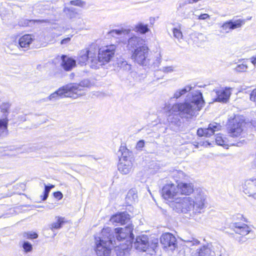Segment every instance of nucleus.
Segmentation results:
<instances>
[{"instance_id":"1","label":"nucleus","mask_w":256,"mask_h":256,"mask_svg":"<svg viewBox=\"0 0 256 256\" xmlns=\"http://www.w3.org/2000/svg\"><path fill=\"white\" fill-rule=\"evenodd\" d=\"M204 105L202 94L200 91L188 94L184 101L174 104L169 110L168 120L174 130H179L182 122L181 118H192L196 110H200Z\"/></svg>"},{"instance_id":"2","label":"nucleus","mask_w":256,"mask_h":256,"mask_svg":"<svg viewBox=\"0 0 256 256\" xmlns=\"http://www.w3.org/2000/svg\"><path fill=\"white\" fill-rule=\"evenodd\" d=\"M206 195L202 190H197L194 193V200L190 197L178 198L170 202V206L178 213L188 214L194 217L200 214L204 208Z\"/></svg>"},{"instance_id":"3","label":"nucleus","mask_w":256,"mask_h":256,"mask_svg":"<svg viewBox=\"0 0 256 256\" xmlns=\"http://www.w3.org/2000/svg\"><path fill=\"white\" fill-rule=\"evenodd\" d=\"M110 236H113L110 234V228L108 227L102 230L100 236L95 237V250L98 256H110L112 248L117 246Z\"/></svg>"},{"instance_id":"4","label":"nucleus","mask_w":256,"mask_h":256,"mask_svg":"<svg viewBox=\"0 0 256 256\" xmlns=\"http://www.w3.org/2000/svg\"><path fill=\"white\" fill-rule=\"evenodd\" d=\"M116 49V46L114 44L100 48L98 56H96L95 54V58H92V68L97 69L100 66L109 62L114 56Z\"/></svg>"},{"instance_id":"5","label":"nucleus","mask_w":256,"mask_h":256,"mask_svg":"<svg viewBox=\"0 0 256 256\" xmlns=\"http://www.w3.org/2000/svg\"><path fill=\"white\" fill-rule=\"evenodd\" d=\"M133 228L132 226L128 225L124 228H117L112 230L110 228V234L113 236H110V239L113 240V242L116 246V241L121 242L125 240L126 244L128 246L132 244L134 240V234H133Z\"/></svg>"},{"instance_id":"6","label":"nucleus","mask_w":256,"mask_h":256,"mask_svg":"<svg viewBox=\"0 0 256 256\" xmlns=\"http://www.w3.org/2000/svg\"><path fill=\"white\" fill-rule=\"evenodd\" d=\"M133 244V246L136 250L146 252L148 254L153 255L156 252L158 240H154L150 244L148 236L146 235H142L136 237Z\"/></svg>"},{"instance_id":"7","label":"nucleus","mask_w":256,"mask_h":256,"mask_svg":"<svg viewBox=\"0 0 256 256\" xmlns=\"http://www.w3.org/2000/svg\"><path fill=\"white\" fill-rule=\"evenodd\" d=\"M130 53L132 59L140 66L148 67L152 64L149 56V48L146 44Z\"/></svg>"},{"instance_id":"8","label":"nucleus","mask_w":256,"mask_h":256,"mask_svg":"<svg viewBox=\"0 0 256 256\" xmlns=\"http://www.w3.org/2000/svg\"><path fill=\"white\" fill-rule=\"evenodd\" d=\"M126 36H128V40H123L122 42L124 44H126L127 50L130 52L146 45L144 39L136 36L134 34L130 32V34Z\"/></svg>"},{"instance_id":"9","label":"nucleus","mask_w":256,"mask_h":256,"mask_svg":"<svg viewBox=\"0 0 256 256\" xmlns=\"http://www.w3.org/2000/svg\"><path fill=\"white\" fill-rule=\"evenodd\" d=\"M230 226L236 234L241 236L238 240L239 242H243L250 238L249 237H246V236L250 234L252 232L251 228L247 224L234 222L232 223Z\"/></svg>"},{"instance_id":"10","label":"nucleus","mask_w":256,"mask_h":256,"mask_svg":"<svg viewBox=\"0 0 256 256\" xmlns=\"http://www.w3.org/2000/svg\"><path fill=\"white\" fill-rule=\"evenodd\" d=\"M160 242L166 250H174L177 246V240L171 233L163 234L160 238Z\"/></svg>"},{"instance_id":"11","label":"nucleus","mask_w":256,"mask_h":256,"mask_svg":"<svg viewBox=\"0 0 256 256\" xmlns=\"http://www.w3.org/2000/svg\"><path fill=\"white\" fill-rule=\"evenodd\" d=\"M90 82L89 80L86 79L82 80L79 84H68V88L70 90L72 95L76 96L73 98H76L84 94V88L90 86Z\"/></svg>"},{"instance_id":"12","label":"nucleus","mask_w":256,"mask_h":256,"mask_svg":"<svg viewBox=\"0 0 256 256\" xmlns=\"http://www.w3.org/2000/svg\"><path fill=\"white\" fill-rule=\"evenodd\" d=\"M67 86L68 84L59 88L50 96L42 99V100L43 102H46L48 100L55 101L65 97L73 98L75 96L72 94L70 90L68 88Z\"/></svg>"},{"instance_id":"13","label":"nucleus","mask_w":256,"mask_h":256,"mask_svg":"<svg viewBox=\"0 0 256 256\" xmlns=\"http://www.w3.org/2000/svg\"><path fill=\"white\" fill-rule=\"evenodd\" d=\"M92 58H95V53L88 48H84L80 52L76 60L78 64L80 66L88 64L92 68Z\"/></svg>"},{"instance_id":"14","label":"nucleus","mask_w":256,"mask_h":256,"mask_svg":"<svg viewBox=\"0 0 256 256\" xmlns=\"http://www.w3.org/2000/svg\"><path fill=\"white\" fill-rule=\"evenodd\" d=\"M244 122L235 118L230 122L228 129L230 136L232 137L239 136L242 131Z\"/></svg>"},{"instance_id":"15","label":"nucleus","mask_w":256,"mask_h":256,"mask_svg":"<svg viewBox=\"0 0 256 256\" xmlns=\"http://www.w3.org/2000/svg\"><path fill=\"white\" fill-rule=\"evenodd\" d=\"M245 22V19H238L234 20L233 18L224 22L220 26V28L222 30L226 33H228L234 29L240 28Z\"/></svg>"},{"instance_id":"16","label":"nucleus","mask_w":256,"mask_h":256,"mask_svg":"<svg viewBox=\"0 0 256 256\" xmlns=\"http://www.w3.org/2000/svg\"><path fill=\"white\" fill-rule=\"evenodd\" d=\"M178 193V188L174 184H167L162 188V194L165 200H172Z\"/></svg>"},{"instance_id":"17","label":"nucleus","mask_w":256,"mask_h":256,"mask_svg":"<svg viewBox=\"0 0 256 256\" xmlns=\"http://www.w3.org/2000/svg\"><path fill=\"white\" fill-rule=\"evenodd\" d=\"M222 126L216 122L210 123L206 128H199L197 130V134L199 136L210 137L214 134L216 132L220 130Z\"/></svg>"},{"instance_id":"18","label":"nucleus","mask_w":256,"mask_h":256,"mask_svg":"<svg viewBox=\"0 0 256 256\" xmlns=\"http://www.w3.org/2000/svg\"><path fill=\"white\" fill-rule=\"evenodd\" d=\"M61 66L66 71H70L76 66V60L66 55L61 56Z\"/></svg>"},{"instance_id":"19","label":"nucleus","mask_w":256,"mask_h":256,"mask_svg":"<svg viewBox=\"0 0 256 256\" xmlns=\"http://www.w3.org/2000/svg\"><path fill=\"white\" fill-rule=\"evenodd\" d=\"M256 178L248 180L245 182L244 186V192L250 196H252L254 198L256 194Z\"/></svg>"},{"instance_id":"20","label":"nucleus","mask_w":256,"mask_h":256,"mask_svg":"<svg viewBox=\"0 0 256 256\" xmlns=\"http://www.w3.org/2000/svg\"><path fill=\"white\" fill-rule=\"evenodd\" d=\"M216 97L215 99L216 102H226L230 96L231 92L230 88H226L224 90H216Z\"/></svg>"},{"instance_id":"21","label":"nucleus","mask_w":256,"mask_h":256,"mask_svg":"<svg viewBox=\"0 0 256 256\" xmlns=\"http://www.w3.org/2000/svg\"><path fill=\"white\" fill-rule=\"evenodd\" d=\"M178 188V192L182 194L190 195L194 192V195L195 192L197 190H202L201 189H196V190H194V185L192 183H180L176 185Z\"/></svg>"},{"instance_id":"22","label":"nucleus","mask_w":256,"mask_h":256,"mask_svg":"<svg viewBox=\"0 0 256 256\" xmlns=\"http://www.w3.org/2000/svg\"><path fill=\"white\" fill-rule=\"evenodd\" d=\"M130 220V216L126 212H120L113 216L110 221L112 222L119 223L120 224H124Z\"/></svg>"},{"instance_id":"23","label":"nucleus","mask_w":256,"mask_h":256,"mask_svg":"<svg viewBox=\"0 0 256 256\" xmlns=\"http://www.w3.org/2000/svg\"><path fill=\"white\" fill-rule=\"evenodd\" d=\"M194 256H216V254L212 248V246L207 244L198 249Z\"/></svg>"},{"instance_id":"24","label":"nucleus","mask_w":256,"mask_h":256,"mask_svg":"<svg viewBox=\"0 0 256 256\" xmlns=\"http://www.w3.org/2000/svg\"><path fill=\"white\" fill-rule=\"evenodd\" d=\"M50 23V20L48 19L42 20H27L22 18L18 22V25L21 26H32L36 23Z\"/></svg>"},{"instance_id":"25","label":"nucleus","mask_w":256,"mask_h":256,"mask_svg":"<svg viewBox=\"0 0 256 256\" xmlns=\"http://www.w3.org/2000/svg\"><path fill=\"white\" fill-rule=\"evenodd\" d=\"M118 167L120 172L124 174H126L131 170L132 167V160L120 162Z\"/></svg>"},{"instance_id":"26","label":"nucleus","mask_w":256,"mask_h":256,"mask_svg":"<svg viewBox=\"0 0 256 256\" xmlns=\"http://www.w3.org/2000/svg\"><path fill=\"white\" fill-rule=\"evenodd\" d=\"M118 154L120 158V162L124 160H132V158L130 156L132 152H130L126 147L120 146L118 152Z\"/></svg>"},{"instance_id":"27","label":"nucleus","mask_w":256,"mask_h":256,"mask_svg":"<svg viewBox=\"0 0 256 256\" xmlns=\"http://www.w3.org/2000/svg\"><path fill=\"white\" fill-rule=\"evenodd\" d=\"M130 32V29H125L124 28H122L120 29H114L110 30L108 32V34L110 36L116 38H120L122 36H126L129 34Z\"/></svg>"},{"instance_id":"28","label":"nucleus","mask_w":256,"mask_h":256,"mask_svg":"<svg viewBox=\"0 0 256 256\" xmlns=\"http://www.w3.org/2000/svg\"><path fill=\"white\" fill-rule=\"evenodd\" d=\"M34 40V36L31 34H24L18 40V44L20 48H28Z\"/></svg>"},{"instance_id":"29","label":"nucleus","mask_w":256,"mask_h":256,"mask_svg":"<svg viewBox=\"0 0 256 256\" xmlns=\"http://www.w3.org/2000/svg\"><path fill=\"white\" fill-rule=\"evenodd\" d=\"M55 219L56 222H52L49 226L50 228L52 231L54 230L60 228L62 226L63 224L66 222L65 218L64 217L56 216Z\"/></svg>"},{"instance_id":"30","label":"nucleus","mask_w":256,"mask_h":256,"mask_svg":"<svg viewBox=\"0 0 256 256\" xmlns=\"http://www.w3.org/2000/svg\"><path fill=\"white\" fill-rule=\"evenodd\" d=\"M8 118L0 119V137L1 138L5 137L8 134Z\"/></svg>"},{"instance_id":"31","label":"nucleus","mask_w":256,"mask_h":256,"mask_svg":"<svg viewBox=\"0 0 256 256\" xmlns=\"http://www.w3.org/2000/svg\"><path fill=\"white\" fill-rule=\"evenodd\" d=\"M18 245L19 246L22 248L24 254H28L32 251V244L27 240H20L19 242Z\"/></svg>"},{"instance_id":"32","label":"nucleus","mask_w":256,"mask_h":256,"mask_svg":"<svg viewBox=\"0 0 256 256\" xmlns=\"http://www.w3.org/2000/svg\"><path fill=\"white\" fill-rule=\"evenodd\" d=\"M126 199L128 204H132L138 200L136 190L135 188L130 189L128 192Z\"/></svg>"},{"instance_id":"33","label":"nucleus","mask_w":256,"mask_h":256,"mask_svg":"<svg viewBox=\"0 0 256 256\" xmlns=\"http://www.w3.org/2000/svg\"><path fill=\"white\" fill-rule=\"evenodd\" d=\"M134 30L136 32L144 34L150 31V28L147 24L140 22L134 26Z\"/></svg>"},{"instance_id":"34","label":"nucleus","mask_w":256,"mask_h":256,"mask_svg":"<svg viewBox=\"0 0 256 256\" xmlns=\"http://www.w3.org/2000/svg\"><path fill=\"white\" fill-rule=\"evenodd\" d=\"M192 89V87L190 86H186L185 87L176 90L174 96L171 98L178 99L181 96L185 94L186 92H190Z\"/></svg>"},{"instance_id":"35","label":"nucleus","mask_w":256,"mask_h":256,"mask_svg":"<svg viewBox=\"0 0 256 256\" xmlns=\"http://www.w3.org/2000/svg\"><path fill=\"white\" fill-rule=\"evenodd\" d=\"M54 186L52 184L46 185L44 184V190L42 192V194L40 196L41 200H46L48 196L51 188H54Z\"/></svg>"},{"instance_id":"36","label":"nucleus","mask_w":256,"mask_h":256,"mask_svg":"<svg viewBox=\"0 0 256 256\" xmlns=\"http://www.w3.org/2000/svg\"><path fill=\"white\" fill-rule=\"evenodd\" d=\"M64 11L70 18H74L77 15V12H75V9L73 8H65Z\"/></svg>"},{"instance_id":"37","label":"nucleus","mask_w":256,"mask_h":256,"mask_svg":"<svg viewBox=\"0 0 256 256\" xmlns=\"http://www.w3.org/2000/svg\"><path fill=\"white\" fill-rule=\"evenodd\" d=\"M10 106V104L9 102H4L0 105V109L1 112L4 114V118H7L9 114L8 110Z\"/></svg>"},{"instance_id":"38","label":"nucleus","mask_w":256,"mask_h":256,"mask_svg":"<svg viewBox=\"0 0 256 256\" xmlns=\"http://www.w3.org/2000/svg\"><path fill=\"white\" fill-rule=\"evenodd\" d=\"M22 236L24 238L30 240L36 239L38 237V234L34 232H24L22 234Z\"/></svg>"},{"instance_id":"39","label":"nucleus","mask_w":256,"mask_h":256,"mask_svg":"<svg viewBox=\"0 0 256 256\" xmlns=\"http://www.w3.org/2000/svg\"><path fill=\"white\" fill-rule=\"evenodd\" d=\"M216 143L219 146H228L226 144V140L225 138H223L221 135L216 134L215 138Z\"/></svg>"},{"instance_id":"40","label":"nucleus","mask_w":256,"mask_h":256,"mask_svg":"<svg viewBox=\"0 0 256 256\" xmlns=\"http://www.w3.org/2000/svg\"><path fill=\"white\" fill-rule=\"evenodd\" d=\"M118 65L120 68L124 70L129 72L131 70V65L128 64L126 60L120 62Z\"/></svg>"},{"instance_id":"41","label":"nucleus","mask_w":256,"mask_h":256,"mask_svg":"<svg viewBox=\"0 0 256 256\" xmlns=\"http://www.w3.org/2000/svg\"><path fill=\"white\" fill-rule=\"evenodd\" d=\"M248 68V66L246 64H237L236 66L234 68V71L238 72H245L247 70Z\"/></svg>"},{"instance_id":"42","label":"nucleus","mask_w":256,"mask_h":256,"mask_svg":"<svg viewBox=\"0 0 256 256\" xmlns=\"http://www.w3.org/2000/svg\"><path fill=\"white\" fill-rule=\"evenodd\" d=\"M174 36L179 40L182 37V34L180 30L178 28H174L172 30Z\"/></svg>"},{"instance_id":"43","label":"nucleus","mask_w":256,"mask_h":256,"mask_svg":"<svg viewBox=\"0 0 256 256\" xmlns=\"http://www.w3.org/2000/svg\"><path fill=\"white\" fill-rule=\"evenodd\" d=\"M71 5L82 7L85 5V2L82 0H72L70 1Z\"/></svg>"},{"instance_id":"44","label":"nucleus","mask_w":256,"mask_h":256,"mask_svg":"<svg viewBox=\"0 0 256 256\" xmlns=\"http://www.w3.org/2000/svg\"><path fill=\"white\" fill-rule=\"evenodd\" d=\"M175 67L174 66H164L160 69V70L164 73L172 72L174 71Z\"/></svg>"},{"instance_id":"45","label":"nucleus","mask_w":256,"mask_h":256,"mask_svg":"<svg viewBox=\"0 0 256 256\" xmlns=\"http://www.w3.org/2000/svg\"><path fill=\"white\" fill-rule=\"evenodd\" d=\"M145 144V142L143 140H140L136 144V150L139 151H142V148L144 147Z\"/></svg>"},{"instance_id":"46","label":"nucleus","mask_w":256,"mask_h":256,"mask_svg":"<svg viewBox=\"0 0 256 256\" xmlns=\"http://www.w3.org/2000/svg\"><path fill=\"white\" fill-rule=\"evenodd\" d=\"M42 148V146L40 144L32 145L28 148V152L36 151Z\"/></svg>"},{"instance_id":"47","label":"nucleus","mask_w":256,"mask_h":256,"mask_svg":"<svg viewBox=\"0 0 256 256\" xmlns=\"http://www.w3.org/2000/svg\"><path fill=\"white\" fill-rule=\"evenodd\" d=\"M53 195L55 198L58 199V200H61L63 197L62 194L60 191L54 192L53 193Z\"/></svg>"},{"instance_id":"48","label":"nucleus","mask_w":256,"mask_h":256,"mask_svg":"<svg viewBox=\"0 0 256 256\" xmlns=\"http://www.w3.org/2000/svg\"><path fill=\"white\" fill-rule=\"evenodd\" d=\"M159 55H160V54H159ZM160 62H161V56H159L158 57V56L156 57V62H154L152 63L154 68H156V67H158L159 66V65L160 64Z\"/></svg>"},{"instance_id":"49","label":"nucleus","mask_w":256,"mask_h":256,"mask_svg":"<svg viewBox=\"0 0 256 256\" xmlns=\"http://www.w3.org/2000/svg\"><path fill=\"white\" fill-rule=\"evenodd\" d=\"M250 100L252 101H256V88L254 89L250 94Z\"/></svg>"},{"instance_id":"50","label":"nucleus","mask_w":256,"mask_h":256,"mask_svg":"<svg viewBox=\"0 0 256 256\" xmlns=\"http://www.w3.org/2000/svg\"><path fill=\"white\" fill-rule=\"evenodd\" d=\"M210 18V16L207 14H201L199 17H198V19L199 20H206L208 18Z\"/></svg>"},{"instance_id":"51","label":"nucleus","mask_w":256,"mask_h":256,"mask_svg":"<svg viewBox=\"0 0 256 256\" xmlns=\"http://www.w3.org/2000/svg\"><path fill=\"white\" fill-rule=\"evenodd\" d=\"M70 38L68 37V38L62 39L61 40L60 43L62 44H66L68 43V42H69L70 41Z\"/></svg>"},{"instance_id":"52","label":"nucleus","mask_w":256,"mask_h":256,"mask_svg":"<svg viewBox=\"0 0 256 256\" xmlns=\"http://www.w3.org/2000/svg\"><path fill=\"white\" fill-rule=\"evenodd\" d=\"M251 62L254 65H256V57L252 56L251 58Z\"/></svg>"},{"instance_id":"53","label":"nucleus","mask_w":256,"mask_h":256,"mask_svg":"<svg viewBox=\"0 0 256 256\" xmlns=\"http://www.w3.org/2000/svg\"><path fill=\"white\" fill-rule=\"evenodd\" d=\"M18 119L20 120V121H22V122H24L26 120V117L24 116H18Z\"/></svg>"},{"instance_id":"54","label":"nucleus","mask_w":256,"mask_h":256,"mask_svg":"<svg viewBox=\"0 0 256 256\" xmlns=\"http://www.w3.org/2000/svg\"><path fill=\"white\" fill-rule=\"evenodd\" d=\"M12 195V194L8 193L6 194L4 196H2L3 198H6V197H9L10 196Z\"/></svg>"},{"instance_id":"55","label":"nucleus","mask_w":256,"mask_h":256,"mask_svg":"<svg viewBox=\"0 0 256 256\" xmlns=\"http://www.w3.org/2000/svg\"><path fill=\"white\" fill-rule=\"evenodd\" d=\"M240 142H238V143L236 144V146H240Z\"/></svg>"},{"instance_id":"56","label":"nucleus","mask_w":256,"mask_h":256,"mask_svg":"<svg viewBox=\"0 0 256 256\" xmlns=\"http://www.w3.org/2000/svg\"><path fill=\"white\" fill-rule=\"evenodd\" d=\"M251 18H252V17H251V16H250V17L248 18H247L246 20H246H246H251Z\"/></svg>"},{"instance_id":"57","label":"nucleus","mask_w":256,"mask_h":256,"mask_svg":"<svg viewBox=\"0 0 256 256\" xmlns=\"http://www.w3.org/2000/svg\"><path fill=\"white\" fill-rule=\"evenodd\" d=\"M180 174H182L183 173H182V171H180L179 172H178Z\"/></svg>"},{"instance_id":"58","label":"nucleus","mask_w":256,"mask_h":256,"mask_svg":"<svg viewBox=\"0 0 256 256\" xmlns=\"http://www.w3.org/2000/svg\"><path fill=\"white\" fill-rule=\"evenodd\" d=\"M196 242L197 243L199 242L198 241V240H196Z\"/></svg>"},{"instance_id":"59","label":"nucleus","mask_w":256,"mask_h":256,"mask_svg":"<svg viewBox=\"0 0 256 256\" xmlns=\"http://www.w3.org/2000/svg\"><path fill=\"white\" fill-rule=\"evenodd\" d=\"M85 155H82V156H84Z\"/></svg>"}]
</instances>
